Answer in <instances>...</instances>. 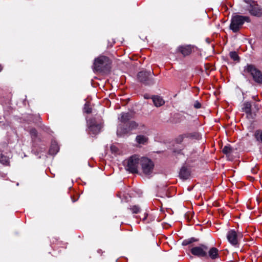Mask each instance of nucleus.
<instances>
[{
  "mask_svg": "<svg viewBox=\"0 0 262 262\" xmlns=\"http://www.w3.org/2000/svg\"><path fill=\"white\" fill-rule=\"evenodd\" d=\"M111 61L105 56H100L95 58L93 63V69L95 71L105 72L110 70Z\"/></svg>",
  "mask_w": 262,
  "mask_h": 262,
  "instance_id": "f257e3e1",
  "label": "nucleus"
},
{
  "mask_svg": "<svg viewBox=\"0 0 262 262\" xmlns=\"http://www.w3.org/2000/svg\"><path fill=\"white\" fill-rule=\"evenodd\" d=\"M250 19L249 16L236 15L231 19L230 28L233 32H237L245 21L250 22Z\"/></svg>",
  "mask_w": 262,
  "mask_h": 262,
  "instance_id": "f03ea898",
  "label": "nucleus"
},
{
  "mask_svg": "<svg viewBox=\"0 0 262 262\" xmlns=\"http://www.w3.org/2000/svg\"><path fill=\"white\" fill-rule=\"evenodd\" d=\"M141 157L135 155L124 161L125 168L132 173H137L139 166L140 165Z\"/></svg>",
  "mask_w": 262,
  "mask_h": 262,
  "instance_id": "7ed1b4c3",
  "label": "nucleus"
},
{
  "mask_svg": "<svg viewBox=\"0 0 262 262\" xmlns=\"http://www.w3.org/2000/svg\"><path fill=\"white\" fill-rule=\"evenodd\" d=\"M244 72L249 74L254 81L259 84H262V72L252 64H247L245 67Z\"/></svg>",
  "mask_w": 262,
  "mask_h": 262,
  "instance_id": "20e7f679",
  "label": "nucleus"
},
{
  "mask_svg": "<svg viewBox=\"0 0 262 262\" xmlns=\"http://www.w3.org/2000/svg\"><path fill=\"white\" fill-rule=\"evenodd\" d=\"M153 72L141 71L138 74V79L140 82L146 85H151L155 83L154 79L151 77Z\"/></svg>",
  "mask_w": 262,
  "mask_h": 262,
  "instance_id": "39448f33",
  "label": "nucleus"
},
{
  "mask_svg": "<svg viewBox=\"0 0 262 262\" xmlns=\"http://www.w3.org/2000/svg\"><path fill=\"white\" fill-rule=\"evenodd\" d=\"M140 160V165L141 166L143 172L146 175L150 174L154 167L153 162L150 159L145 157H141V160Z\"/></svg>",
  "mask_w": 262,
  "mask_h": 262,
  "instance_id": "423d86ee",
  "label": "nucleus"
},
{
  "mask_svg": "<svg viewBox=\"0 0 262 262\" xmlns=\"http://www.w3.org/2000/svg\"><path fill=\"white\" fill-rule=\"evenodd\" d=\"M191 253L194 256L199 257H207L208 247L204 244L193 247L191 249Z\"/></svg>",
  "mask_w": 262,
  "mask_h": 262,
  "instance_id": "0eeeda50",
  "label": "nucleus"
},
{
  "mask_svg": "<svg viewBox=\"0 0 262 262\" xmlns=\"http://www.w3.org/2000/svg\"><path fill=\"white\" fill-rule=\"evenodd\" d=\"M227 238L228 242L233 246L238 244L237 234L234 230H230L227 234Z\"/></svg>",
  "mask_w": 262,
  "mask_h": 262,
  "instance_id": "6e6552de",
  "label": "nucleus"
},
{
  "mask_svg": "<svg viewBox=\"0 0 262 262\" xmlns=\"http://www.w3.org/2000/svg\"><path fill=\"white\" fill-rule=\"evenodd\" d=\"M194 46L191 45L180 46L177 48V52L181 53L184 56H188L191 54Z\"/></svg>",
  "mask_w": 262,
  "mask_h": 262,
  "instance_id": "1a4fd4ad",
  "label": "nucleus"
},
{
  "mask_svg": "<svg viewBox=\"0 0 262 262\" xmlns=\"http://www.w3.org/2000/svg\"><path fill=\"white\" fill-rule=\"evenodd\" d=\"M89 127L91 132L93 134H97L100 130L101 125L95 123V121L91 120L89 123Z\"/></svg>",
  "mask_w": 262,
  "mask_h": 262,
  "instance_id": "9d476101",
  "label": "nucleus"
},
{
  "mask_svg": "<svg viewBox=\"0 0 262 262\" xmlns=\"http://www.w3.org/2000/svg\"><path fill=\"white\" fill-rule=\"evenodd\" d=\"M190 176V169L187 166H182L179 172L180 178L183 180H186L189 178Z\"/></svg>",
  "mask_w": 262,
  "mask_h": 262,
  "instance_id": "9b49d317",
  "label": "nucleus"
},
{
  "mask_svg": "<svg viewBox=\"0 0 262 262\" xmlns=\"http://www.w3.org/2000/svg\"><path fill=\"white\" fill-rule=\"evenodd\" d=\"M209 257L212 259H215L219 257V250L215 247L208 249L207 257Z\"/></svg>",
  "mask_w": 262,
  "mask_h": 262,
  "instance_id": "f8f14e48",
  "label": "nucleus"
},
{
  "mask_svg": "<svg viewBox=\"0 0 262 262\" xmlns=\"http://www.w3.org/2000/svg\"><path fill=\"white\" fill-rule=\"evenodd\" d=\"M128 126H124L123 125H119L117 130L118 136H122L128 134L130 132Z\"/></svg>",
  "mask_w": 262,
  "mask_h": 262,
  "instance_id": "ddd939ff",
  "label": "nucleus"
},
{
  "mask_svg": "<svg viewBox=\"0 0 262 262\" xmlns=\"http://www.w3.org/2000/svg\"><path fill=\"white\" fill-rule=\"evenodd\" d=\"M249 5L250 8L249 11L251 15L254 16H259L260 15V10L257 5H252V3Z\"/></svg>",
  "mask_w": 262,
  "mask_h": 262,
  "instance_id": "4468645a",
  "label": "nucleus"
},
{
  "mask_svg": "<svg viewBox=\"0 0 262 262\" xmlns=\"http://www.w3.org/2000/svg\"><path fill=\"white\" fill-rule=\"evenodd\" d=\"M132 118V115L129 113H122L118 117L119 120L123 123H125Z\"/></svg>",
  "mask_w": 262,
  "mask_h": 262,
  "instance_id": "2eb2a0df",
  "label": "nucleus"
},
{
  "mask_svg": "<svg viewBox=\"0 0 262 262\" xmlns=\"http://www.w3.org/2000/svg\"><path fill=\"white\" fill-rule=\"evenodd\" d=\"M148 141V137L144 135H140L136 137V141L139 144L145 145L147 143Z\"/></svg>",
  "mask_w": 262,
  "mask_h": 262,
  "instance_id": "dca6fc26",
  "label": "nucleus"
},
{
  "mask_svg": "<svg viewBox=\"0 0 262 262\" xmlns=\"http://www.w3.org/2000/svg\"><path fill=\"white\" fill-rule=\"evenodd\" d=\"M152 102L157 107L162 106L164 104V101L163 99L158 96H154L152 97Z\"/></svg>",
  "mask_w": 262,
  "mask_h": 262,
  "instance_id": "f3484780",
  "label": "nucleus"
},
{
  "mask_svg": "<svg viewBox=\"0 0 262 262\" xmlns=\"http://www.w3.org/2000/svg\"><path fill=\"white\" fill-rule=\"evenodd\" d=\"M128 126L130 131L138 128H140L141 127L144 126L143 124H139L134 121L129 122Z\"/></svg>",
  "mask_w": 262,
  "mask_h": 262,
  "instance_id": "a211bd4d",
  "label": "nucleus"
},
{
  "mask_svg": "<svg viewBox=\"0 0 262 262\" xmlns=\"http://www.w3.org/2000/svg\"><path fill=\"white\" fill-rule=\"evenodd\" d=\"M59 150V147L57 144L55 143H52L50 149L49 150V152L50 155H54L56 154Z\"/></svg>",
  "mask_w": 262,
  "mask_h": 262,
  "instance_id": "6ab92c4d",
  "label": "nucleus"
},
{
  "mask_svg": "<svg viewBox=\"0 0 262 262\" xmlns=\"http://www.w3.org/2000/svg\"><path fill=\"white\" fill-rule=\"evenodd\" d=\"M0 163L3 165H8L9 163V158L3 154H1Z\"/></svg>",
  "mask_w": 262,
  "mask_h": 262,
  "instance_id": "aec40b11",
  "label": "nucleus"
},
{
  "mask_svg": "<svg viewBox=\"0 0 262 262\" xmlns=\"http://www.w3.org/2000/svg\"><path fill=\"white\" fill-rule=\"evenodd\" d=\"M245 113L250 114L251 112V104L249 102H246L244 104V107L243 108Z\"/></svg>",
  "mask_w": 262,
  "mask_h": 262,
  "instance_id": "412c9836",
  "label": "nucleus"
},
{
  "mask_svg": "<svg viewBox=\"0 0 262 262\" xmlns=\"http://www.w3.org/2000/svg\"><path fill=\"white\" fill-rule=\"evenodd\" d=\"M197 241H198V239H196L194 237H191V238L184 240L182 242V245L187 246V245H189L193 242H195Z\"/></svg>",
  "mask_w": 262,
  "mask_h": 262,
  "instance_id": "4be33fe9",
  "label": "nucleus"
},
{
  "mask_svg": "<svg viewBox=\"0 0 262 262\" xmlns=\"http://www.w3.org/2000/svg\"><path fill=\"white\" fill-rule=\"evenodd\" d=\"M229 56L230 58L234 61H238L239 60V57L237 52L235 51L230 52L229 53Z\"/></svg>",
  "mask_w": 262,
  "mask_h": 262,
  "instance_id": "5701e85b",
  "label": "nucleus"
},
{
  "mask_svg": "<svg viewBox=\"0 0 262 262\" xmlns=\"http://www.w3.org/2000/svg\"><path fill=\"white\" fill-rule=\"evenodd\" d=\"M233 151V148L230 145L224 146L222 149L223 152L225 155H228L231 153Z\"/></svg>",
  "mask_w": 262,
  "mask_h": 262,
  "instance_id": "b1692460",
  "label": "nucleus"
},
{
  "mask_svg": "<svg viewBox=\"0 0 262 262\" xmlns=\"http://www.w3.org/2000/svg\"><path fill=\"white\" fill-rule=\"evenodd\" d=\"M129 209L133 213H138L140 211V208L137 205H134L130 207Z\"/></svg>",
  "mask_w": 262,
  "mask_h": 262,
  "instance_id": "393cba45",
  "label": "nucleus"
},
{
  "mask_svg": "<svg viewBox=\"0 0 262 262\" xmlns=\"http://www.w3.org/2000/svg\"><path fill=\"white\" fill-rule=\"evenodd\" d=\"M30 134L31 136V137L32 138H35L37 137V132L36 129L35 128H31L30 130Z\"/></svg>",
  "mask_w": 262,
  "mask_h": 262,
  "instance_id": "a878e982",
  "label": "nucleus"
},
{
  "mask_svg": "<svg viewBox=\"0 0 262 262\" xmlns=\"http://www.w3.org/2000/svg\"><path fill=\"white\" fill-rule=\"evenodd\" d=\"M174 117L178 119V120L174 121V123H178V122H181V121H182L183 120V118H184L182 115L179 114L174 115Z\"/></svg>",
  "mask_w": 262,
  "mask_h": 262,
  "instance_id": "bb28decb",
  "label": "nucleus"
},
{
  "mask_svg": "<svg viewBox=\"0 0 262 262\" xmlns=\"http://www.w3.org/2000/svg\"><path fill=\"white\" fill-rule=\"evenodd\" d=\"M255 137L257 141H260L262 143V132L260 133L259 135L258 134H255Z\"/></svg>",
  "mask_w": 262,
  "mask_h": 262,
  "instance_id": "cd10ccee",
  "label": "nucleus"
},
{
  "mask_svg": "<svg viewBox=\"0 0 262 262\" xmlns=\"http://www.w3.org/2000/svg\"><path fill=\"white\" fill-rule=\"evenodd\" d=\"M194 107L196 108H200L201 107V104L198 101H196L193 105Z\"/></svg>",
  "mask_w": 262,
  "mask_h": 262,
  "instance_id": "c85d7f7f",
  "label": "nucleus"
},
{
  "mask_svg": "<svg viewBox=\"0 0 262 262\" xmlns=\"http://www.w3.org/2000/svg\"><path fill=\"white\" fill-rule=\"evenodd\" d=\"M184 135H181L180 136H179V137L178 138V140H179V142H181L183 141L184 138Z\"/></svg>",
  "mask_w": 262,
  "mask_h": 262,
  "instance_id": "c756f323",
  "label": "nucleus"
},
{
  "mask_svg": "<svg viewBox=\"0 0 262 262\" xmlns=\"http://www.w3.org/2000/svg\"><path fill=\"white\" fill-rule=\"evenodd\" d=\"M244 2L248 4H250L253 2L252 0H244Z\"/></svg>",
  "mask_w": 262,
  "mask_h": 262,
  "instance_id": "7c9ffc66",
  "label": "nucleus"
},
{
  "mask_svg": "<svg viewBox=\"0 0 262 262\" xmlns=\"http://www.w3.org/2000/svg\"><path fill=\"white\" fill-rule=\"evenodd\" d=\"M111 150L113 151V152H116L117 151V148L115 147V146H111Z\"/></svg>",
  "mask_w": 262,
  "mask_h": 262,
  "instance_id": "2f4dec72",
  "label": "nucleus"
},
{
  "mask_svg": "<svg viewBox=\"0 0 262 262\" xmlns=\"http://www.w3.org/2000/svg\"><path fill=\"white\" fill-rule=\"evenodd\" d=\"M144 98H146V99H148L149 98L148 96H147V95H144Z\"/></svg>",
  "mask_w": 262,
  "mask_h": 262,
  "instance_id": "473e14b6",
  "label": "nucleus"
},
{
  "mask_svg": "<svg viewBox=\"0 0 262 262\" xmlns=\"http://www.w3.org/2000/svg\"><path fill=\"white\" fill-rule=\"evenodd\" d=\"M2 69L3 68H2V66H1V65H0V72L2 71Z\"/></svg>",
  "mask_w": 262,
  "mask_h": 262,
  "instance_id": "72a5a7b5",
  "label": "nucleus"
},
{
  "mask_svg": "<svg viewBox=\"0 0 262 262\" xmlns=\"http://www.w3.org/2000/svg\"><path fill=\"white\" fill-rule=\"evenodd\" d=\"M87 113H91V111H89V110H88V111H87Z\"/></svg>",
  "mask_w": 262,
  "mask_h": 262,
  "instance_id": "f704fd0d",
  "label": "nucleus"
},
{
  "mask_svg": "<svg viewBox=\"0 0 262 262\" xmlns=\"http://www.w3.org/2000/svg\"><path fill=\"white\" fill-rule=\"evenodd\" d=\"M146 216H145L144 217V219H146Z\"/></svg>",
  "mask_w": 262,
  "mask_h": 262,
  "instance_id": "c9c22d12",
  "label": "nucleus"
}]
</instances>
